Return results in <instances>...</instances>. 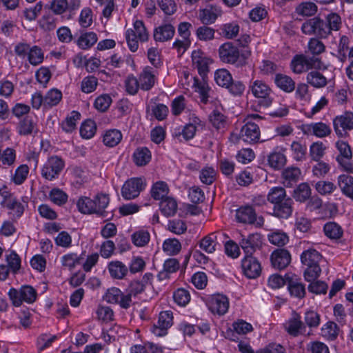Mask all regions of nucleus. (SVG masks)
<instances>
[{"label":"nucleus","instance_id":"nucleus-22","mask_svg":"<svg viewBox=\"0 0 353 353\" xmlns=\"http://www.w3.org/2000/svg\"><path fill=\"white\" fill-rule=\"evenodd\" d=\"M290 261V254L284 249L276 250L271 255V262L273 267L279 270L285 268Z\"/></svg>","mask_w":353,"mask_h":353},{"label":"nucleus","instance_id":"nucleus-63","mask_svg":"<svg viewBox=\"0 0 353 353\" xmlns=\"http://www.w3.org/2000/svg\"><path fill=\"white\" fill-rule=\"evenodd\" d=\"M325 20L331 32L332 31H338L342 26L341 18L336 13L329 14L326 17Z\"/></svg>","mask_w":353,"mask_h":353},{"label":"nucleus","instance_id":"nucleus-53","mask_svg":"<svg viewBox=\"0 0 353 353\" xmlns=\"http://www.w3.org/2000/svg\"><path fill=\"white\" fill-rule=\"evenodd\" d=\"M215 30L212 28L203 25L196 29V34L201 41H210L214 37Z\"/></svg>","mask_w":353,"mask_h":353},{"label":"nucleus","instance_id":"nucleus-18","mask_svg":"<svg viewBox=\"0 0 353 353\" xmlns=\"http://www.w3.org/2000/svg\"><path fill=\"white\" fill-rule=\"evenodd\" d=\"M208 305L212 313L223 315L228 312L229 308V301L225 296L216 294L210 298Z\"/></svg>","mask_w":353,"mask_h":353},{"label":"nucleus","instance_id":"nucleus-4","mask_svg":"<svg viewBox=\"0 0 353 353\" xmlns=\"http://www.w3.org/2000/svg\"><path fill=\"white\" fill-rule=\"evenodd\" d=\"M248 88L255 98L260 99L261 105L268 108L272 104V90L265 81L258 79L251 81Z\"/></svg>","mask_w":353,"mask_h":353},{"label":"nucleus","instance_id":"nucleus-21","mask_svg":"<svg viewBox=\"0 0 353 353\" xmlns=\"http://www.w3.org/2000/svg\"><path fill=\"white\" fill-rule=\"evenodd\" d=\"M221 14L222 11L219 7L210 5L199 10V19L203 25H210L214 23Z\"/></svg>","mask_w":353,"mask_h":353},{"label":"nucleus","instance_id":"nucleus-50","mask_svg":"<svg viewBox=\"0 0 353 353\" xmlns=\"http://www.w3.org/2000/svg\"><path fill=\"white\" fill-rule=\"evenodd\" d=\"M81 118V114L77 111H72L65 121L62 122L61 127L63 130L66 132H72L76 128V123Z\"/></svg>","mask_w":353,"mask_h":353},{"label":"nucleus","instance_id":"nucleus-32","mask_svg":"<svg viewBox=\"0 0 353 353\" xmlns=\"http://www.w3.org/2000/svg\"><path fill=\"white\" fill-rule=\"evenodd\" d=\"M78 210L83 214H96V205L90 197L82 196L77 201Z\"/></svg>","mask_w":353,"mask_h":353},{"label":"nucleus","instance_id":"nucleus-8","mask_svg":"<svg viewBox=\"0 0 353 353\" xmlns=\"http://www.w3.org/2000/svg\"><path fill=\"white\" fill-rule=\"evenodd\" d=\"M320 61L314 57L296 54L291 61L290 67L296 74H301L313 68L319 67Z\"/></svg>","mask_w":353,"mask_h":353},{"label":"nucleus","instance_id":"nucleus-56","mask_svg":"<svg viewBox=\"0 0 353 353\" xmlns=\"http://www.w3.org/2000/svg\"><path fill=\"white\" fill-rule=\"evenodd\" d=\"M29 172V168L27 165L23 164L19 166L15 170L12 176L13 182L17 185L22 184L26 179Z\"/></svg>","mask_w":353,"mask_h":353},{"label":"nucleus","instance_id":"nucleus-3","mask_svg":"<svg viewBox=\"0 0 353 353\" xmlns=\"http://www.w3.org/2000/svg\"><path fill=\"white\" fill-rule=\"evenodd\" d=\"M220 59L226 63L235 65L236 67H242L245 64V59L240 54L236 46L232 42H226L222 44L219 49Z\"/></svg>","mask_w":353,"mask_h":353},{"label":"nucleus","instance_id":"nucleus-7","mask_svg":"<svg viewBox=\"0 0 353 353\" xmlns=\"http://www.w3.org/2000/svg\"><path fill=\"white\" fill-rule=\"evenodd\" d=\"M146 186L145 180L141 177H134L127 180L122 186L121 195L125 200H132L139 196Z\"/></svg>","mask_w":353,"mask_h":353},{"label":"nucleus","instance_id":"nucleus-33","mask_svg":"<svg viewBox=\"0 0 353 353\" xmlns=\"http://www.w3.org/2000/svg\"><path fill=\"white\" fill-rule=\"evenodd\" d=\"M108 268L110 276L116 279H122L128 273L126 265L119 261L110 262Z\"/></svg>","mask_w":353,"mask_h":353},{"label":"nucleus","instance_id":"nucleus-29","mask_svg":"<svg viewBox=\"0 0 353 353\" xmlns=\"http://www.w3.org/2000/svg\"><path fill=\"white\" fill-rule=\"evenodd\" d=\"M274 83L283 91L290 93L295 89V82L289 76L283 74L275 75Z\"/></svg>","mask_w":353,"mask_h":353},{"label":"nucleus","instance_id":"nucleus-1","mask_svg":"<svg viewBox=\"0 0 353 353\" xmlns=\"http://www.w3.org/2000/svg\"><path fill=\"white\" fill-rule=\"evenodd\" d=\"M268 201L273 204V215L288 219L292 215L293 201L287 196L285 190L282 187H274L267 196Z\"/></svg>","mask_w":353,"mask_h":353},{"label":"nucleus","instance_id":"nucleus-49","mask_svg":"<svg viewBox=\"0 0 353 353\" xmlns=\"http://www.w3.org/2000/svg\"><path fill=\"white\" fill-rule=\"evenodd\" d=\"M232 79L231 74L226 69L217 70L214 73V81L221 87L226 88L228 86Z\"/></svg>","mask_w":353,"mask_h":353},{"label":"nucleus","instance_id":"nucleus-59","mask_svg":"<svg viewBox=\"0 0 353 353\" xmlns=\"http://www.w3.org/2000/svg\"><path fill=\"white\" fill-rule=\"evenodd\" d=\"M50 198L54 203L61 205L66 203L68 195L63 190L54 188L50 192Z\"/></svg>","mask_w":353,"mask_h":353},{"label":"nucleus","instance_id":"nucleus-14","mask_svg":"<svg viewBox=\"0 0 353 353\" xmlns=\"http://www.w3.org/2000/svg\"><path fill=\"white\" fill-rule=\"evenodd\" d=\"M105 300L110 303H117L121 307L128 309L132 304V300L117 288H112L105 294Z\"/></svg>","mask_w":353,"mask_h":353},{"label":"nucleus","instance_id":"nucleus-38","mask_svg":"<svg viewBox=\"0 0 353 353\" xmlns=\"http://www.w3.org/2000/svg\"><path fill=\"white\" fill-rule=\"evenodd\" d=\"M307 83L316 88H323L327 85V79L318 71H311L306 77Z\"/></svg>","mask_w":353,"mask_h":353},{"label":"nucleus","instance_id":"nucleus-28","mask_svg":"<svg viewBox=\"0 0 353 353\" xmlns=\"http://www.w3.org/2000/svg\"><path fill=\"white\" fill-rule=\"evenodd\" d=\"M200 123L199 118L195 117L193 119V123L186 124L181 132H175L174 137H176L179 141H182V138L185 141H188L192 139L196 131V125Z\"/></svg>","mask_w":353,"mask_h":353},{"label":"nucleus","instance_id":"nucleus-35","mask_svg":"<svg viewBox=\"0 0 353 353\" xmlns=\"http://www.w3.org/2000/svg\"><path fill=\"white\" fill-rule=\"evenodd\" d=\"M338 185L342 192L353 200V177L341 174L338 177Z\"/></svg>","mask_w":353,"mask_h":353},{"label":"nucleus","instance_id":"nucleus-58","mask_svg":"<svg viewBox=\"0 0 353 353\" xmlns=\"http://www.w3.org/2000/svg\"><path fill=\"white\" fill-rule=\"evenodd\" d=\"M6 207L14 211L13 216L16 218L21 216L24 212V207L23 204L16 198L10 199L6 204Z\"/></svg>","mask_w":353,"mask_h":353},{"label":"nucleus","instance_id":"nucleus-30","mask_svg":"<svg viewBox=\"0 0 353 353\" xmlns=\"http://www.w3.org/2000/svg\"><path fill=\"white\" fill-rule=\"evenodd\" d=\"M312 194V190L307 183H301L297 185L292 193V197L300 203L307 201Z\"/></svg>","mask_w":353,"mask_h":353},{"label":"nucleus","instance_id":"nucleus-10","mask_svg":"<svg viewBox=\"0 0 353 353\" xmlns=\"http://www.w3.org/2000/svg\"><path fill=\"white\" fill-rule=\"evenodd\" d=\"M64 167V161L57 156L50 157L44 164L41 174L47 180H52L58 176Z\"/></svg>","mask_w":353,"mask_h":353},{"label":"nucleus","instance_id":"nucleus-54","mask_svg":"<svg viewBox=\"0 0 353 353\" xmlns=\"http://www.w3.org/2000/svg\"><path fill=\"white\" fill-rule=\"evenodd\" d=\"M336 145L340 153V154L336 157L337 161H339L341 159L347 160V159L352 157L351 148L347 143L343 141H339L336 142Z\"/></svg>","mask_w":353,"mask_h":353},{"label":"nucleus","instance_id":"nucleus-17","mask_svg":"<svg viewBox=\"0 0 353 353\" xmlns=\"http://www.w3.org/2000/svg\"><path fill=\"white\" fill-rule=\"evenodd\" d=\"M260 134L258 125L248 122L241 128L240 139L248 143H256L259 141Z\"/></svg>","mask_w":353,"mask_h":353},{"label":"nucleus","instance_id":"nucleus-31","mask_svg":"<svg viewBox=\"0 0 353 353\" xmlns=\"http://www.w3.org/2000/svg\"><path fill=\"white\" fill-rule=\"evenodd\" d=\"M151 68H146L139 76L140 88L143 90H150L154 85L155 75Z\"/></svg>","mask_w":353,"mask_h":353},{"label":"nucleus","instance_id":"nucleus-46","mask_svg":"<svg viewBox=\"0 0 353 353\" xmlns=\"http://www.w3.org/2000/svg\"><path fill=\"white\" fill-rule=\"evenodd\" d=\"M325 234L332 239H338L342 236L343 230L341 226L335 222H328L323 227Z\"/></svg>","mask_w":353,"mask_h":353},{"label":"nucleus","instance_id":"nucleus-48","mask_svg":"<svg viewBox=\"0 0 353 353\" xmlns=\"http://www.w3.org/2000/svg\"><path fill=\"white\" fill-rule=\"evenodd\" d=\"M134 163L142 166L146 165L151 159L150 151L147 148H138L133 154Z\"/></svg>","mask_w":353,"mask_h":353},{"label":"nucleus","instance_id":"nucleus-25","mask_svg":"<svg viewBox=\"0 0 353 353\" xmlns=\"http://www.w3.org/2000/svg\"><path fill=\"white\" fill-rule=\"evenodd\" d=\"M174 32L175 29L172 25H162L154 29V39L156 41L165 42L171 39Z\"/></svg>","mask_w":353,"mask_h":353},{"label":"nucleus","instance_id":"nucleus-36","mask_svg":"<svg viewBox=\"0 0 353 353\" xmlns=\"http://www.w3.org/2000/svg\"><path fill=\"white\" fill-rule=\"evenodd\" d=\"M122 139L121 132L116 129L105 131L103 136V142L105 145L113 148L117 145Z\"/></svg>","mask_w":353,"mask_h":353},{"label":"nucleus","instance_id":"nucleus-23","mask_svg":"<svg viewBox=\"0 0 353 353\" xmlns=\"http://www.w3.org/2000/svg\"><path fill=\"white\" fill-rule=\"evenodd\" d=\"M92 201H94V205H96V214L102 216L103 218H105L107 220L110 219L112 217V214H108V213L105 210L107 206L109 204L110 199L108 194L99 193L97 194Z\"/></svg>","mask_w":353,"mask_h":353},{"label":"nucleus","instance_id":"nucleus-64","mask_svg":"<svg viewBox=\"0 0 353 353\" xmlns=\"http://www.w3.org/2000/svg\"><path fill=\"white\" fill-rule=\"evenodd\" d=\"M325 147L321 142H316L310 146V154L312 160L319 161L324 155Z\"/></svg>","mask_w":353,"mask_h":353},{"label":"nucleus","instance_id":"nucleus-52","mask_svg":"<svg viewBox=\"0 0 353 353\" xmlns=\"http://www.w3.org/2000/svg\"><path fill=\"white\" fill-rule=\"evenodd\" d=\"M132 241L137 247H143L150 241V234L146 230H139L132 234Z\"/></svg>","mask_w":353,"mask_h":353},{"label":"nucleus","instance_id":"nucleus-13","mask_svg":"<svg viewBox=\"0 0 353 353\" xmlns=\"http://www.w3.org/2000/svg\"><path fill=\"white\" fill-rule=\"evenodd\" d=\"M192 61L194 68L197 69L201 77L206 78L209 65L212 63V60L201 50H194L192 53Z\"/></svg>","mask_w":353,"mask_h":353},{"label":"nucleus","instance_id":"nucleus-42","mask_svg":"<svg viewBox=\"0 0 353 353\" xmlns=\"http://www.w3.org/2000/svg\"><path fill=\"white\" fill-rule=\"evenodd\" d=\"M34 127L35 124L32 119L30 117H26L19 121L17 128L20 135L28 136L33 132Z\"/></svg>","mask_w":353,"mask_h":353},{"label":"nucleus","instance_id":"nucleus-2","mask_svg":"<svg viewBox=\"0 0 353 353\" xmlns=\"http://www.w3.org/2000/svg\"><path fill=\"white\" fill-rule=\"evenodd\" d=\"M321 259V254L314 249H308L301 254V262L307 266L303 274L306 281H313L319 278L321 272L319 266Z\"/></svg>","mask_w":353,"mask_h":353},{"label":"nucleus","instance_id":"nucleus-37","mask_svg":"<svg viewBox=\"0 0 353 353\" xmlns=\"http://www.w3.org/2000/svg\"><path fill=\"white\" fill-rule=\"evenodd\" d=\"M160 210L166 216H173L177 210L176 201L173 198L165 196L160 202Z\"/></svg>","mask_w":353,"mask_h":353},{"label":"nucleus","instance_id":"nucleus-16","mask_svg":"<svg viewBox=\"0 0 353 353\" xmlns=\"http://www.w3.org/2000/svg\"><path fill=\"white\" fill-rule=\"evenodd\" d=\"M285 330L293 336L303 334L305 332V325L301 321L299 314L293 311L291 317L284 324Z\"/></svg>","mask_w":353,"mask_h":353},{"label":"nucleus","instance_id":"nucleus-5","mask_svg":"<svg viewBox=\"0 0 353 353\" xmlns=\"http://www.w3.org/2000/svg\"><path fill=\"white\" fill-rule=\"evenodd\" d=\"M8 296L12 303L15 307H19L22 303H32L36 301L37 293L36 290L30 285H23L19 290L11 288Z\"/></svg>","mask_w":353,"mask_h":353},{"label":"nucleus","instance_id":"nucleus-19","mask_svg":"<svg viewBox=\"0 0 353 353\" xmlns=\"http://www.w3.org/2000/svg\"><path fill=\"white\" fill-rule=\"evenodd\" d=\"M193 86L195 88V92L199 95L200 101L203 104H207L209 99L212 98L213 91L209 86L206 78L199 79L194 77Z\"/></svg>","mask_w":353,"mask_h":353},{"label":"nucleus","instance_id":"nucleus-24","mask_svg":"<svg viewBox=\"0 0 353 353\" xmlns=\"http://www.w3.org/2000/svg\"><path fill=\"white\" fill-rule=\"evenodd\" d=\"M288 288L292 296L302 299L305 295V288L304 284L299 281L295 276L286 274Z\"/></svg>","mask_w":353,"mask_h":353},{"label":"nucleus","instance_id":"nucleus-40","mask_svg":"<svg viewBox=\"0 0 353 353\" xmlns=\"http://www.w3.org/2000/svg\"><path fill=\"white\" fill-rule=\"evenodd\" d=\"M317 12L316 5L310 1L302 2L299 4L296 9L295 12L300 16L311 17L316 14Z\"/></svg>","mask_w":353,"mask_h":353},{"label":"nucleus","instance_id":"nucleus-61","mask_svg":"<svg viewBox=\"0 0 353 353\" xmlns=\"http://www.w3.org/2000/svg\"><path fill=\"white\" fill-rule=\"evenodd\" d=\"M98 84L97 79L94 76H88L81 81V91L90 93L95 90Z\"/></svg>","mask_w":353,"mask_h":353},{"label":"nucleus","instance_id":"nucleus-12","mask_svg":"<svg viewBox=\"0 0 353 353\" xmlns=\"http://www.w3.org/2000/svg\"><path fill=\"white\" fill-rule=\"evenodd\" d=\"M239 244L245 255L252 256L262 244L261 236L258 233L250 234L247 236L241 234Z\"/></svg>","mask_w":353,"mask_h":353},{"label":"nucleus","instance_id":"nucleus-27","mask_svg":"<svg viewBox=\"0 0 353 353\" xmlns=\"http://www.w3.org/2000/svg\"><path fill=\"white\" fill-rule=\"evenodd\" d=\"M217 239V233L212 232L202 238L198 243V245L205 252L212 254L215 252L218 245Z\"/></svg>","mask_w":353,"mask_h":353},{"label":"nucleus","instance_id":"nucleus-51","mask_svg":"<svg viewBox=\"0 0 353 353\" xmlns=\"http://www.w3.org/2000/svg\"><path fill=\"white\" fill-rule=\"evenodd\" d=\"M97 130L95 122L91 119L86 120L83 122L80 128L81 136L84 139L92 138Z\"/></svg>","mask_w":353,"mask_h":353},{"label":"nucleus","instance_id":"nucleus-26","mask_svg":"<svg viewBox=\"0 0 353 353\" xmlns=\"http://www.w3.org/2000/svg\"><path fill=\"white\" fill-rule=\"evenodd\" d=\"M301 174V170L297 167H288L282 172L283 183L287 187H291L296 183L300 179Z\"/></svg>","mask_w":353,"mask_h":353},{"label":"nucleus","instance_id":"nucleus-9","mask_svg":"<svg viewBox=\"0 0 353 353\" xmlns=\"http://www.w3.org/2000/svg\"><path fill=\"white\" fill-rule=\"evenodd\" d=\"M236 220L243 224L261 226L264 220L262 216L257 217L255 210L250 205L241 206L236 210Z\"/></svg>","mask_w":353,"mask_h":353},{"label":"nucleus","instance_id":"nucleus-39","mask_svg":"<svg viewBox=\"0 0 353 353\" xmlns=\"http://www.w3.org/2000/svg\"><path fill=\"white\" fill-rule=\"evenodd\" d=\"M268 165L274 170L281 169L286 163L287 159L285 154L279 152L270 153L268 158Z\"/></svg>","mask_w":353,"mask_h":353},{"label":"nucleus","instance_id":"nucleus-15","mask_svg":"<svg viewBox=\"0 0 353 353\" xmlns=\"http://www.w3.org/2000/svg\"><path fill=\"white\" fill-rule=\"evenodd\" d=\"M241 268L244 274L249 279L259 276L261 271L260 263L251 255H245L242 259Z\"/></svg>","mask_w":353,"mask_h":353},{"label":"nucleus","instance_id":"nucleus-62","mask_svg":"<svg viewBox=\"0 0 353 353\" xmlns=\"http://www.w3.org/2000/svg\"><path fill=\"white\" fill-rule=\"evenodd\" d=\"M168 229L174 234H181L184 233L187 230L185 223L180 219H174L169 221Z\"/></svg>","mask_w":353,"mask_h":353},{"label":"nucleus","instance_id":"nucleus-6","mask_svg":"<svg viewBox=\"0 0 353 353\" xmlns=\"http://www.w3.org/2000/svg\"><path fill=\"white\" fill-rule=\"evenodd\" d=\"M302 32L305 34H314L320 38H327L331 34V31L325 21L319 17L310 19L303 23L301 27Z\"/></svg>","mask_w":353,"mask_h":353},{"label":"nucleus","instance_id":"nucleus-41","mask_svg":"<svg viewBox=\"0 0 353 353\" xmlns=\"http://www.w3.org/2000/svg\"><path fill=\"white\" fill-rule=\"evenodd\" d=\"M292 155L296 161H302L305 159L307 147L299 141H293L290 145Z\"/></svg>","mask_w":353,"mask_h":353},{"label":"nucleus","instance_id":"nucleus-20","mask_svg":"<svg viewBox=\"0 0 353 353\" xmlns=\"http://www.w3.org/2000/svg\"><path fill=\"white\" fill-rule=\"evenodd\" d=\"M302 131L304 134H312L319 138L327 137L331 133L330 126L322 122L303 125Z\"/></svg>","mask_w":353,"mask_h":353},{"label":"nucleus","instance_id":"nucleus-44","mask_svg":"<svg viewBox=\"0 0 353 353\" xmlns=\"http://www.w3.org/2000/svg\"><path fill=\"white\" fill-rule=\"evenodd\" d=\"M43 59L44 54L41 48L37 46L30 48L28 53V60L31 65H38L43 61Z\"/></svg>","mask_w":353,"mask_h":353},{"label":"nucleus","instance_id":"nucleus-55","mask_svg":"<svg viewBox=\"0 0 353 353\" xmlns=\"http://www.w3.org/2000/svg\"><path fill=\"white\" fill-rule=\"evenodd\" d=\"M145 290V284L137 280L131 281L128 289L126 296H128L132 300V297L137 296Z\"/></svg>","mask_w":353,"mask_h":353},{"label":"nucleus","instance_id":"nucleus-34","mask_svg":"<svg viewBox=\"0 0 353 353\" xmlns=\"http://www.w3.org/2000/svg\"><path fill=\"white\" fill-rule=\"evenodd\" d=\"M97 40V35L93 32H81L77 40V44L80 48L85 50L94 45Z\"/></svg>","mask_w":353,"mask_h":353},{"label":"nucleus","instance_id":"nucleus-57","mask_svg":"<svg viewBox=\"0 0 353 353\" xmlns=\"http://www.w3.org/2000/svg\"><path fill=\"white\" fill-rule=\"evenodd\" d=\"M173 299L179 305L185 306L190 300V295L188 290L179 288L174 292Z\"/></svg>","mask_w":353,"mask_h":353},{"label":"nucleus","instance_id":"nucleus-43","mask_svg":"<svg viewBox=\"0 0 353 353\" xmlns=\"http://www.w3.org/2000/svg\"><path fill=\"white\" fill-rule=\"evenodd\" d=\"M169 191L168 185L163 181L154 183L151 189V196L155 200H161L165 198Z\"/></svg>","mask_w":353,"mask_h":353},{"label":"nucleus","instance_id":"nucleus-45","mask_svg":"<svg viewBox=\"0 0 353 353\" xmlns=\"http://www.w3.org/2000/svg\"><path fill=\"white\" fill-rule=\"evenodd\" d=\"M181 250L180 241L175 239H168L163 243V250L170 256L177 254Z\"/></svg>","mask_w":353,"mask_h":353},{"label":"nucleus","instance_id":"nucleus-47","mask_svg":"<svg viewBox=\"0 0 353 353\" xmlns=\"http://www.w3.org/2000/svg\"><path fill=\"white\" fill-rule=\"evenodd\" d=\"M62 98V93L57 89H52L44 97V108H50L57 105Z\"/></svg>","mask_w":353,"mask_h":353},{"label":"nucleus","instance_id":"nucleus-11","mask_svg":"<svg viewBox=\"0 0 353 353\" xmlns=\"http://www.w3.org/2000/svg\"><path fill=\"white\" fill-rule=\"evenodd\" d=\"M333 125L339 137H346L347 131L353 130V113L346 112L342 115L336 117L333 120Z\"/></svg>","mask_w":353,"mask_h":353},{"label":"nucleus","instance_id":"nucleus-60","mask_svg":"<svg viewBox=\"0 0 353 353\" xmlns=\"http://www.w3.org/2000/svg\"><path fill=\"white\" fill-rule=\"evenodd\" d=\"M210 121L217 130L225 128L226 125L225 117L217 110H214L210 115Z\"/></svg>","mask_w":353,"mask_h":353}]
</instances>
